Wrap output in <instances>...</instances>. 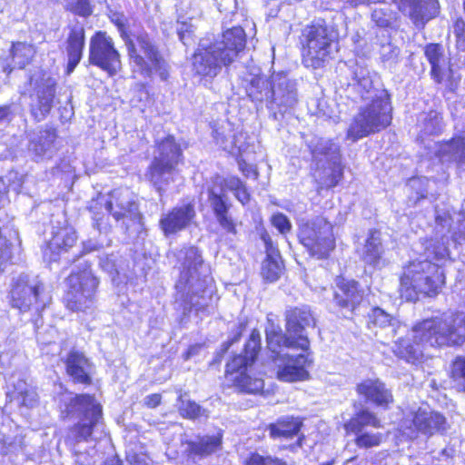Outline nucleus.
<instances>
[{"label": "nucleus", "mask_w": 465, "mask_h": 465, "mask_svg": "<svg viewBox=\"0 0 465 465\" xmlns=\"http://www.w3.org/2000/svg\"><path fill=\"white\" fill-rule=\"evenodd\" d=\"M92 215L93 226L99 232H106L110 227L109 215L121 223L128 232L132 227L141 226L142 215L132 193L128 189L114 190L109 196H99L92 200L88 206Z\"/></svg>", "instance_id": "obj_8"}, {"label": "nucleus", "mask_w": 465, "mask_h": 465, "mask_svg": "<svg viewBox=\"0 0 465 465\" xmlns=\"http://www.w3.org/2000/svg\"><path fill=\"white\" fill-rule=\"evenodd\" d=\"M463 25H464L463 23L460 24L459 22H457L455 25L454 34L456 35L458 39H460L463 35Z\"/></svg>", "instance_id": "obj_62"}, {"label": "nucleus", "mask_w": 465, "mask_h": 465, "mask_svg": "<svg viewBox=\"0 0 465 465\" xmlns=\"http://www.w3.org/2000/svg\"><path fill=\"white\" fill-rule=\"evenodd\" d=\"M246 92L252 101L259 103L266 101L268 104L271 97V80L255 75L250 80Z\"/></svg>", "instance_id": "obj_39"}, {"label": "nucleus", "mask_w": 465, "mask_h": 465, "mask_svg": "<svg viewBox=\"0 0 465 465\" xmlns=\"http://www.w3.org/2000/svg\"><path fill=\"white\" fill-rule=\"evenodd\" d=\"M419 128L418 140L424 145L426 155L430 160L435 158L442 164L454 162L465 163V130L448 142L429 141L426 143V137L439 135L443 131L442 117L436 111L423 114L420 120Z\"/></svg>", "instance_id": "obj_10"}, {"label": "nucleus", "mask_w": 465, "mask_h": 465, "mask_svg": "<svg viewBox=\"0 0 465 465\" xmlns=\"http://www.w3.org/2000/svg\"><path fill=\"white\" fill-rule=\"evenodd\" d=\"M15 118L12 104L0 105V124H9Z\"/></svg>", "instance_id": "obj_53"}, {"label": "nucleus", "mask_w": 465, "mask_h": 465, "mask_svg": "<svg viewBox=\"0 0 465 465\" xmlns=\"http://www.w3.org/2000/svg\"><path fill=\"white\" fill-rule=\"evenodd\" d=\"M366 427H381V420L367 409L359 411L344 423V430L347 433H361L364 431Z\"/></svg>", "instance_id": "obj_36"}, {"label": "nucleus", "mask_w": 465, "mask_h": 465, "mask_svg": "<svg viewBox=\"0 0 465 465\" xmlns=\"http://www.w3.org/2000/svg\"><path fill=\"white\" fill-rule=\"evenodd\" d=\"M450 383L459 392L465 391V357L458 356L450 366Z\"/></svg>", "instance_id": "obj_42"}, {"label": "nucleus", "mask_w": 465, "mask_h": 465, "mask_svg": "<svg viewBox=\"0 0 465 465\" xmlns=\"http://www.w3.org/2000/svg\"><path fill=\"white\" fill-rule=\"evenodd\" d=\"M384 248L381 233L378 230L370 231L361 252L363 262L371 266H379L381 262Z\"/></svg>", "instance_id": "obj_35"}, {"label": "nucleus", "mask_w": 465, "mask_h": 465, "mask_svg": "<svg viewBox=\"0 0 465 465\" xmlns=\"http://www.w3.org/2000/svg\"><path fill=\"white\" fill-rule=\"evenodd\" d=\"M183 395H180L178 401L180 402L179 411L183 418L196 420L201 417H208V412L205 409L193 401L183 400Z\"/></svg>", "instance_id": "obj_43"}, {"label": "nucleus", "mask_w": 465, "mask_h": 465, "mask_svg": "<svg viewBox=\"0 0 465 465\" xmlns=\"http://www.w3.org/2000/svg\"><path fill=\"white\" fill-rule=\"evenodd\" d=\"M126 462L129 465H150V460L146 455L134 452L126 454Z\"/></svg>", "instance_id": "obj_52"}, {"label": "nucleus", "mask_w": 465, "mask_h": 465, "mask_svg": "<svg viewBox=\"0 0 465 465\" xmlns=\"http://www.w3.org/2000/svg\"><path fill=\"white\" fill-rule=\"evenodd\" d=\"M1 180L9 191L19 193L24 183V175L16 171H10Z\"/></svg>", "instance_id": "obj_47"}, {"label": "nucleus", "mask_w": 465, "mask_h": 465, "mask_svg": "<svg viewBox=\"0 0 465 465\" xmlns=\"http://www.w3.org/2000/svg\"><path fill=\"white\" fill-rule=\"evenodd\" d=\"M208 202L219 225L228 233L236 234L235 223L229 214L231 203L223 187L213 186L208 190Z\"/></svg>", "instance_id": "obj_26"}, {"label": "nucleus", "mask_w": 465, "mask_h": 465, "mask_svg": "<svg viewBox=\"0 0 465 465\" xmlns=\"http://www.w3.org/2000/svg\"><path fill=\"white\" fill-rule=\"evenodd\" d=\"M272 224L282 233L285 234L292 230V223L289 218L282 213H276L272 216Z\"/></svg>", "instance_id": "obj_49"}, {"label": "nucleus", "mask_w": 465, "mask_h": 465, "mask_svg": "<svg viewBox=\"0 0 465 465\" xmlns=\"http://www.w3.org/2000/svg\"><path fill=\"white\" fill-rule=\"evenodd\" d=\"M423 183H426L427 186H430V180L423 177V178H411L409 181V184L411 188H417L419 185L423 184Z\"/></svg>", "instance_id": "obj_59"}, {"label": "nucleus", "mask_w": 465, "mask_h": 465, "mask_svg": "<svg viewBox=\"0 0 465 465\" xmlns=\"http://www.w3.org/2000/svg\"><path fill=\"white\" fill-rule=\"evenodd\" d=\"M77 235L74 229L68 225L59 228L53 227L52 238L46 244L45 256L56 261L61 254L66 253L76 242Z\"/></svg>", "instance_id": "obj_27"}, {"label": "nucleus", "mask_w": 465, "mask_h": 465, "mask_svg": "<svg viewBox=\"0 0 465 465\" xmlns=\"http://www.w3.org/2000/svg\"><path fill=\"white\" fill-rule=\"evenodd\" d=\"M50 301L45 292L44 284L37 277L21 273L13 278L9 292V303L21 312L39 313Z\"/></svg>", "instance_id": "obj_15"}, {"label": "nucleus", "mask_w": 465, "mask_h": 465, "mask_svg": "<svg viewBox=\"0 0 465 465\" xmlns=\"http://www.w3.org/2000/svg\"><path fill=\"white\" fill-rule=\"evenodd\" d=\"M357 392L366 402L387 408L392 401V394L380 380L368 379L357 385Z\"/></svg>", "instance_id": "obj_31"}, {"label": "nucleus", "mask_w": 465, "mask_h": 465, "mask_svg": "<svg viewBox=\"0 0 465 465\" xmlns=\"http://www.w3.org/2000/svg\"><path fill=\"white\" fill-rule=\"evenodd\" d=\"M355 435H357L355 439V444L359 448L369 449L379 446L381 442L382 435L379 432L371 433L363 431L361 433H356Z\"/></svg>", "instance_id": "obj_44"}, {"label": "nucleus", "mask_w": 465, "mask_h": 465, "mask_svg": "<svg viewBox=\"0 0 465 465\" xmlns=\"http://www.w3.org/2000/svg\"><path fill=\"white\" fill-rule=\"evenodd\" d=\"M313 168V177L318 190L337 186L343 177L341 146L331 139L312 136L307 140Z\"/></svg>", "instance_id": "obj_11"}, {"label": "nucleus", "mask_w": 465, "mask_h": 465, "mask_svg": "<svg viewBox=\"0 0 465 465\" xmlns=\"http://www.w3.org/2000/svg\"><path fill=\"white\" fill-rule=\"evenodd\" d=\"M196 215L194 203H185L163 213L159 225L165 236L174 234L186 229Z\"/></svg>", "instance_id": "obj_22"}, {"label": "nucleus", "mask_w": 465, "mask_h": 465, "mask_svg": "<svg viewBox=\"0 0 465 465\" xmlns=\"http://www.w3.org/2000/svg\"><path fill=\"white\" fill-rule=\"evenodd\" d=\"M353 100L361 104L347 131L351 142L386 129L392 121V104L389 92L379 84L377 75L366 66L356 64L347 89Z\"/></svg>", "instance_id": "obj_2"}, {"label": "nucleus", "mask_w": 465, "mask_h": 465, "mask_svg": "<svg viewBox=\"0 0 465 465\" xmlns=\"http://www.w3.org/2000/svg\"><path fill=\"white\" fill-rule=\"evenodd\" d=\"M299 102L297 83L283 73H277L271 78V97L267 104L270 116L277 121L293 114Z\"/></svg>", "instance_id": "obj_18"}, {"label": "nucleus", "mask_w": 465, "mask_h": 465, "mask_svg": "<svg viewBox=\"0 0 465 465\" xmlns=\"http://www.w3.org/2000/svg\"><path fill=\"white\" fill-rule=\"evenodd\" d=\"M400 11L409 16L418 28L424 27L425 24L438 14V0H400Z\"/></svg>", "instance_id": "obj_25"}, {"label": "nucleus", "mask_w": 465, "mask_h": 465, "mask_svg": "<svg viewBox=\"0 0 465 465\" xmlns=\"http://www.w3.org/2000/svg\"><path fill=\"white\" fill-rule=\"evenodd\" d=\"M263 240L267 246H269V242L263 237ZM279 254L274 253L273 251H271L269 247H267V256L266 259L262 262V277L271 282H276L282 273V266L278 261Z\"/></svg>", "instance_id": "obj_40"}, {"label": "nucleus", "mask_w": 465, "mask_h": 465, "mask_svg": "<svg viewBox=\"0 0 465 465\" xmlns=\"http://www.w3.org/2000/svg\"><path fill=\"white\" fill-rule=\"evenodd\" d=\"M246 35L241 26L226 30L220 39H201L193 55V70L203 77L214 78L228 68L243 51Z\"/></svg>", "instance_id": "obj_6"}, {"label": "nucleus", "mask_w": 465, "mask_h": 465, "mask_svg": "<svg viewBox=\"0 0 465 465\" xmlns=\"http://www.w3.org/2000/svg\"><path fill=\"white\" fill-rule=\"evenodd\" d=\"M261 349V335L257 330H253L249 340L244 345L243 354L233 356L226 364V376L232 381V378L245 373L247 368L256 360Z\"/></svg>", "instance_id": "obj_24"}, {"label": "nucleus", "mask_w": 465, "mask_h": 465, "mask_svg": "<svg viewBox=\"0 0 465 465\" xmlns=\"http://www.w3.org/2000/svg\"><path fill=\"white\" fill-rule=\"evenodd\" d=\"M89 63L106 72L110 76L122 68L121 56L113 39L104 32H97L89 45Z\"/></svg>", "instance_id": "obj_19"}, {"label": "nucleus", "mask_w": 465, "mask_h": 465, "mask_svg": "<svg viewBox=\"0 0 465 465\" xmlns=\"http://www.w3.org/2000/svg\"><path fill=\"white\" fill-rule=\"evenodd\" d=\"M6 399L9 402L15 401L17 406L33 407L37 401L35 391L21 377V374H12L8 379Z\"/></svg>", "instance_id": "obj_30"}, {"label": "nucleus", "mask_w": 465, "mask_h": 465, "mask_svg": "<svg viewBox=\"0 0 465 465\" xmlns=\"http://www.w3.org/2000/svg\"><path fill=\"white\" fill-rule=\"evenodd\" d=\"M65 367L74 381L82 384L91 383L92 363L82 352L70 351L65 360Z\"/></svg>", "instance_id": "obj_32"}, {"label": "nucleus", "mask_w": 465, "mask_h": 465, "mask_svg": "<svg viewBox=\"0 0 465 465\" xmlns=\"http://www.w3.org/2000/svg\"><path fill=\"white\" fill-rule=\"evenodd\" d=\"M286 333L281 327L270 324L266 330L268 349L278 367L277 377L280 381L293 382L309 377L307 367L310 341L306 330L314 327L315 320L307 306L295 307L285 313Z\"/></svg>", "instance_id": "obj_1"}, {"label": "nucleus", "mask_w": 465, "mask_h": 465, "mask_svg": "<svg viewBox=\"0 0 465 465\" xmlns=\"http://www.w3.org/2000/svg\"><path fill=\"white\" fill-rule=\"evenodd\" d=\"M371 18L381 27H386L390 24V19L385 16L381 10L375 9L371 14Z\"/></svg>", "instance_id": "obj_54"}, {"label": "nucleus", "mask_w": 465, "mask_h": 465, "mask_svg": "<svg viewBox=\"0 0 465 465\" xmlns=\"http://www.w3.org/2000/svg\"><path fill=\"white\" fill-rule=\"evenodd\" d=\"M102 247L103 243L89 239L83 242L80 253L72 259L75 264L66 278L68 289L64 300L66 307L73 312H85L94 305L99 279L94 274L91 264L80 257Z\"/></svg>", "instance_id": "obj_9"}, {"label": "nucleus", "mask_w": 465, "mask_h": 465, "mask_svg": "<svg viewBox=\"0 0 465 465\" xmlns=\"http://www.w3.org/2000/svg\"><path fill=\"white\" fill-rule=\"evenodd\" d=\"M424 55L430 65V77L437 84H441L448 73L451 72L450 59L446 56L440 44L430 43L424 47Z\"/></svg>", "instance_id": "obj_28"}, {"label": "nucleus", "mask_w": 465, "mask_h": 465, "mask_svg": "<svg viewBox=\"0 0 465 465\" xmlns=\"http://www.w3.org/2000/svg\"><path fill=\"white\" fill-rule=\"evenodd\" d=\"M233 194L235 198L243 205L246 204L250 200V194L247 192L245 184L237 190Z\"/></svg>", "instance_id": "obj_55"}, {"label": "nucleus", "mask_w": 465, "mask_h": 465, "mask_svg": "<svg viewBox=\"0 0 465 465\" xmlns=\"http://www.w3.org/2000/svg\"><path fill=\"white\" fill-rule=\"evenodd\" d=\"M177 260L180 276L175 284V302L180 304L183 315L193 311L201 317L212 314L218 299L212 287L209 268L203 264L199 249L183 247L178 252Z\"/></svg>", "instance_id": "obj_3"}, {"label": "nucleus", "mask_w": 465, "mask_h": 465, "mask_svg": "<svg viewBox=\"0 0 465 465\" xmlns=\"http://www.w3.org/2000/svg\"><path fill=\"white\" fill-rule=\"evenodd\" d=\"M213 136L215 139L216 143L221 145L224 150H229L232 146L228 145L226 143L225 136L223 134L220 133L218 129L213 130Z\"/></svg>", "instance_id": "obj_58"}, {"label": "nucleus", "mask_w": 465, "mask_h": 465, "mask_svg": "<svg viewBox=\"0 0 465 465\" xmlns=\"http://www.w3.org/2000/svg\"><path fill=\"white\" fill-rule=\"evenodd\" d=\"M302 426V422L299 418L286 417L270 424L268 430L272 439L289 440L298 435Z\"/></svg>", "instance_id": "obj_37"}, {"label": "nucleus", "mask_w": 465, "mask_h": 465, "mask_svg": "<svg viewBox=\"0 0 465 465\" xmlns=\"http://www.w3.org/2000/svg\"><path fill=\"white\" fill-rule=\"evenodd\" d=\"M84 47V29L82 25L74 26L67 39L66 53L68 57L66 73L70 74L82 59Z\"/></svg>", "instance_id": "obj_33"}, {"label": "nucleus", "mask_w": 465, "mask_h": 465, "mask_svg": "<svg viewBox=\"0 0 465 465\" xmlns=\"http://www.w3.org/2000/svg\"><path fill=\"white\" fill-rule=\"evenodd\" d=\"M124 43L134 73L150 77L155 72L162 80L168 78V64L147 34H140L134 39L128 37Z\"/></svg>", "instance_id": "obj_13"}, {"label": "nucleus", "mask_w": 465, "mask_h": 465, "mask_svg": "<svg viewBox=\"0 0 465 465\" xmlns=\"http://www.w3.org/2000/svg\"><path fill=\"white\" fill-rule=\"evenodd\" d=\"M400 54V49L391 44L383 45L381 49L382 62L389 64H396Z\"/></svg>", "instance_id": "obj_48"}, {"label": "nucleus", "mask_w": 465, "mask_h": 465, "mask_svg": "<svg viewBox=\"0 0 465 465\" xmlns=\"http://www.w3.org/2000/svg\"><path fill=\"white\" fill-rule=\"evenodd\" d=\"M103 465H122V463L118 458H111L107 459Z\"/></svg>", "instance_id": "obj_64"}, {"label": "nucleus", "mask_w": 465, "mask_h": 465, "mask_svg": "<svg viewBox=\"0 0 465 465\" xmlns=\"http://www.w3.org/2000/svg\"><path fill=\"white\" fill-rule=\"evenodd\" d=\"M243 185L244 183L240 178L235 176H230L223 180V183L220 187H223L224 191L228 190L234 193Z\"/></svg>", "instance_id": "obj_51"}, {"label": "nucleus", "mask_w": 465, "mask_h": 465, "mask_svg": "<svg viewBox=\"0 0 465 465\" xmlns=\"http://www.w3.org/2000/svg\"><path fill=\"white\" fill-rule=\"evenodd\" d=\"M244 465H286V462L278 458L251 452L244 460Z\"/></svg>", "instance_id": "obj_45"}, {"label": "nucleus", "mask_w": 465, "mask_h": 465, "mask_svg": "<svg viewBox=\"0 0 465 465\" xmlns=\"http://www.w3.org/2000/svg\"><path fill=\"white\" fill-rule=\"evenodd\" d=\"M11 450V444L7 443L4 436L0 435V454L6 455Z\"/></svg>", "instance_id": "obj_61"}, {"label": "nucleus", "mask_w": 465, "mask_h": 465, "mask_svg": "<svg viewBox=\"0 0 465 465\" xmlns=\"http://www.w3.org/2000/svg\"><path fill=\"white\" fill-rule=\"evenodd\" d=\"M30 84L35 96L31 105V112L35 120L41 122L47 116L53 107L56 79L49 73L41 70L30 77Z\"/></svg>", "instance_id": "obj_20"}, {"label": "nucleus", "mask_w": 465, "mask_h": 465, "mask_svg": "<svg viewBox=\"0 0 465 465\" xmlns=\"http://www.w3.org/2000/svg\"><path fill=\"white\" fill-rule=\"evenodd\" d=\"M337 40L335 32L322 22L306 26L302 35V63L306 67L320 68L331 57Z\"/></svg>", "instance_id": "obj_14"}, {"label": "nucleus", "mask_w": 465, "mask_h": 465, "mask_svg": "<svg viewBox=\"0 0 465 465\" xmlns=\"http://www.w3.org/2000/svg\"><path fill=\"white\" fill-rule=\"evenodd\" d=\"M35 53L33 45L24 42L14 43L10 49L11 63L4 67V71L9 74L15 68L24 69L31 63Z\"/></svg>", "instance_id": "obj_34"}, {"label": "nucleus", "mask_w": 465, "mask_h": 465, "mask_svg": "<svg viewBox=\"0 0 465 465\" xmlns=\"http://www.w3.org/2000/svg\"><path fill=\"white\" fill-rule=\"evenodd\" d=\"M222 442L221 432L214 435H197L194 439L184 442L185 453L188 459L195 461L196 459H203L216 452L221 448Z\"/></svg>", "instance_id": "obj_29"}, {"label": "nucleus", "mask_w": 465, "mask_h": 465, "mask_svg": "<svg viewBox=\"0 0 465 465\" xmlns=\"http://www.w3.org/2000/svg\"><path fill=\"white\" fill-rule=\"evenodd\" d=\"M153 158L145 173L160 195L174 181L176 167L183 160V151L173 135L155 141Z\"/></svg>", "instance_id": "obj_12"}, {"label": "nucleus", "mask_w": 465, "mask_h": 465, "mask_svg": "<svg viewBox=\"0 0 465 465\" xmlns=\"http://www.w3.org/2000/svg\"><path fill=\"white\" fill-rule=\"evenodd\" d=\"M66 9L83 17H87L93 13L90 0H71L66 4Z\"/></svg>", "instance_id": "obj_46"}, {"label": "nucleus", "mask_w": 465, "mask_h": 465, "mask_svg": "<svg viewBox=\"0 0 465 465\" xmlns=\"http://www.w3.org/2000/svg\"><path fill=\"white\" fill-rule=\"evenodd\" d=\"M413 343L410 339L394 342V354L414 363L426 347H455L465 342V312L445 313L440 318L426 319L412 328Z\"/></svg>", "instance_id": "obj_4"}, {"label": "nucleus", "mask_w": 465, "mask_h": 465, "mask_svg": "<svg viewBox=\"0 0 465 465\" xmlns=\"http://www.w3.org/2000/svg\"><path fill=\"white\" fill-rule=\"evenodd\" d=\"M100 265L104 271H107V272H111L114 269V263L108 257H106L105 260L101 257L100 258Z\"/></svg>", "instance_id": "obj_60"}, {"label": "nucleus", "mask_w": 465, "mask_h": 465, "mask_svg": "<svg viewBox=\"0 0 465 465\" xmlns=\"http://www.w3.org/2000/svg\"><path fill=\"white\" fill-rule=\"evenodd\" d=\"M112 21L117 25L119 30L121 31L123 38L125 40L128 37L124 35V28H125V18L123 15H114Z\"/></svg>", "instance_id": "obj_57"}, {"label": "nucleus", "mask_w": 465, "mask_h": 465, "mask_svg": "<svg viewBox=\"0 0 465 465\" xmlns=\"http://www.w3.org/2000/svg\"><path fill=\"white\" fill-rule=\"evenodd\" d=\"M161 395L158 393H153L144 398V404L149 408H155L161 403Z\"/></svg>", "instance_id": "obj_56"}, {"label": "nucleus", "mask_w": 465, "mask_h": 465, "mask_svg": "<svg viewBox=\"0 0 465 465\" xmlns=\"http://www.w3.org/2000/svg\"><path fill=\"white\" fill-rule=\"evenodd\" d=\"M451 238L455 243L462 244L465 242V218L459 220L457 226L452 228Z\"/></svg>", "instance_id": "obj_50"}, {"label": "nucleus", "mask_w": 465, "mask_h": 465, "mask_svg": "<svg viewBox=\"0 0 465 465\" xmlns=\"http://www.w3.org/2000/svg\"><path fill=\"white\" fill-rule=\"evenodd\" d=\"M369 318L371 323L385 331L388 338H394L401 329H405V326H401L396 319L379 307L371 311Z\"/></svg>", "instance_id": "obj_38"}, {"label": "nucleus", "mask_w": 465, "mask_h": 465, "mask_svg": "<svg viewBox=\"0 0 465 465\" xmlns=\"http://www.w3.org/2000/svg\"><path fill=\"white\" fill-rule=\"evenodd\" d=\"M197 350H198L197 346L190 347L183 355L184 360H189L196 352Z\"/></svg>", "instance_id": "obj_63"}, {"label": "nucleus", "mask_w": 465, "mask_h": 465, "mask_svg": "<svg viewBox=\"0 0 465 465\" xmlns=\"http://www.w3.org/2000/svg\"><path fill=\"white\" fill-rule=\"evenodd\" d=\"M232 381L234 382L236 387L247 393H259L262 391L264 386L262 379L252 378L247 374V371L245 373L241 372L240 375L232 377Z\"/></svg>", "instance_id": "obj_41"}, {"label": "nucleus", "mask_w": 465, "mask_h": 465, "mask_svg": "<svg viewBox=\"0 0 465 465\" xmlns=\"http://www.w3.org/2000/svg\"><path fill=\"white\" fill-rule=\"evenodd\" d=\"M449 424L443 414L419 407L405 413L400 423V430L403 436L414 440L420 435L427 439L436 434L443 435L447 432Z\"/></svg>", "instance_id": "obj_16"}, {"label": "nucleus", "mask_w": 465, "mask_h": 465, "mask_svg": "<svg viewBox=\"0 0 465 465\" xmlns=\"http://www.w3.org/2000/svg\"><path fill=\"white\" fill-rule=\"evenodd\" d=\"M298 237L309 254L317 259L327 258L335 247L332 225L322 216L302 223Z\"/></svg>", "instance_id": "obj_17"}, {"label": "nucleus", "mask_w": 465, "mask_h": 465, "mask_svg": "<svg viewBox=\"0 0 465 465\" xmlns=\"http://www.w3.org/2000/svg\"><path fill=\"white\" fill-rule=\"evenodd\" d=\"M364 291L359 282L342 277L336 279L333 302L341 310L352 313L363 300Z\"/></svg>", "instance_id": "obj_23"}, {"label": "nucleus", "mask_w": 465, "mask_h": 465, "mask_svg": "<svg viewBox=\"0 0 465 465\" xmlns=\"http://www.w3.org/2000/svg\"><path fill=\"white\" fill-rule=\"evenodd\" d=\"M449 255L444 242L427 241L424 252L404 267L401 277V286L427 296L436 295L445 283V276L439 262L445 261Z\"/></svg>", "instance_id": "obj_7"}, {"label": "nucleus", "mask_w": 465, "mask_h": 465, "mask_svg": "<svg viewBox=\"0 0 465 465\" xmlns=\"http://www.w3.org/2000/svg\"><path fill=\"white\" fill-rule=\"evenodd\" d=\"M27 153L36 163L52 159L60 148L57 131L49 126L34 130L27 134Z\"/></svg>", "instance_id": "obj_21"}, {"label": "nucleus", "mask_w": 465, "mask_h": 465, "mask_svg": "<svg viewBox=\"0 0 465 465\" xmlns=\"http://www.w3.org/2000/svg\"><path fill=\"white\" fill-rule=\"evenodd\" d=\"M59 409L64 418L80 420L65 438V443L74 450V465H94V458L89 452L77 450L76 445L88 441L92 436L94 428L102 420V406L91 395L65 392L60 397Z\"/></svg>", "instance_id": "obj_5"}]
</instances>
